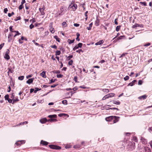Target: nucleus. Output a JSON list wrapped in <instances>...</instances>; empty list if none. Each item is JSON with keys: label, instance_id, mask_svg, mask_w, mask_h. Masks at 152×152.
<instances>
[{"label": "nucleus", "instance_id": "1", "mask_svg": "<svg viewBox=\"0 0 152 152\" xmlns=\"http://www.w3.org/2000/svg\"><path fill=\"white\" fill-rule=\"evenodd\" d=\"M77 8V4L75 3H71L69 6L68 9L71 11H75Z\"/></svg>", "mask_w": 152, "mask_h": 152}, {"label": "nucleus", "instance_id": "2", "mask_svg": "<svg viewBox=\"0 0 152 152\" xmlns=\"http://www.w3.org/2000/svg\"><path fill=\"white\" fill-rule=\"evenodd\" d=\"M49 146L50 148L54 149L59 150L61 149L60 147L53 145H50Z\"/></svg>", "mask_w": 152, "mask_h": 152}, {"label": "nucleus", "instance_id": "3", "mask_svg": "<svg viewBox=\"0 0 152 152\" xmlns=\"http://www.w3.org/2000/svg\"><path fill=\"white\" fill-rule=\"evenodd\" d=\"M137 27L143 28V25L142 24H139L137 23H135L134 25L132 26V28H134Z\"/></svg>", "mask_w": 152, "mask_h": 152}, {"label": "nucleus", "instance_id": "4", "mask_svg": "<svg viewBox=\"0 0 152 152\" xmlns=\"http://www.w3.org/2000/svg\"><path fill=\"white\" fill-rule=\"evenodd\" d=\"M45 9V7L44 6L42 8H39V10L40 12L41 13V15H44L45 14V13L44 12V11Z\"/></svg>", "mask_w": 152, "mask_h": 152}, {"label": "nucleus", "instance_id": "5", "mask_svg": "<svg viewBox=\"0 0 152 152\" xmlns=\"http://www.w3.org/2000/svg\"><path fill=\"white\" fill-rule=\"evenodd\" d=\"M115 117H113V116H111L107 117H106L105 118V120L107 121H110L111 120H112L113 119V118Z\"/></svg>", "mask_w": 152, "mask_h": 152}, {"label": "nucleus", "instance_id": "6", "mask_svg": "<svg viewBox=\"0 0 152 152\" xmlns=\"http://www.w3.org/2000/svg\"><path fill=\"white\" fill-rule=\"evenodd\" d=\"M113 117H115L113 118V123H115L118 121L119 117L115 116H113Z\"/></svg>", "mask_w": 152, "mask_h": 152}, {"label": "nucleus", "instance_id": "7", "mask_svg": "<svg viewBox=\"0 0 152 152\" xmlns=\"http://www.w3.org/2000/svg\"><path fill=\"white\" fill-rule=\"evenodd\" d=\"M25 143V141L24 140L19 141L16 142L15 144L19 146L21 144L24 143Z\"/></svg>", "mask_w": 152, "mask_h": 152}, {"label": "nucleus", "instance_id": "8", "mask_svg": "<svg viewBox=\"0 0 152 152\" xmlns=\"http://www.w3.org/2000/svg\"><path fill=\"white\" fill-rule=\"evenodd\" d=\"M34 80V78H30L26 81V83H27L30 84L33 82Z\"/></svg>", "mask_w": 152, "mask_h": 152}, {"label": "nucleus", "instance_id": "9", "mask_svg": "<svg viewBox=\"0 0 152 152\" xmlns=\"http://www.w3.org/2000/svg\"><path fill=\"white\" fill-rule=\"evenodd\" d=\"M47 121L46 118L41 119L40 120V122L42 124H44L46 123Z\"/></svg>", "mask_w": 152, "mask_h": 152}, {"label": "nucleus", "instance_id": "10", "mask_svg": "<svg viewBox=\"0 0 152 152\" xmlns=\"http://www.w3.org/2000/svg\"><path fill=\"white\" fill-rule=\"evenodd\" d=\"M147 97V96L146 95H143L139 97L138 98L140 100H142V99H146Z\"/></svg>", "mask_w": 152, "mask_h": 152}, {"label": "nucleus", "instance_id": "11", "mask_svg": "<svg viewBox=\"0 0 152 152\" xmlns=\"http://www.w3.org/2000/svg\"><path fill=\"white\" fill-rule=\"evenodd\" d=\"M137 82V80H134L132 82L129 83L128 86H132L134 85L135 83Z\"/></svg>", "mask_w": 152, "mask_h": 152}, {"label": "nucleus", "instance_id": "12", "mask_svg": "<svg viewBox=\"0 0 152 152\" xmlns=\"http://www.w3.org/2000/svg\"><path fill=\"white\" fill-rule=\"evenodd\" d=\"M104 42V41L102 40H100L98 42H96L95 45H100L102 44Z\"/></svg>", "mask_w": 152, "mask_h": 152}, {"label": "nucleus", "instance_id": "13", "mask_svg": "<svg viewBox=\"0 0 152 152\" xmlns=\"http://www.w3.org/2000/svg\"><path fill=\"white\" fill-rule=\"evenodd\" d=\"M45 73L46 72L45 71H43L41 73H40V75L43 78H46V75Z\"/></svg>", "mask_w": 152, "mask_h": 152}, {"label": "nucleus", "instance_id": "14", "mask_svg": "<svg viewBox=\"0 0 152 152\" xmlns=\"http://www.w3.org/2000/svg\"><path fill=\"white\" fill-rule=\"evenodd\" d=\"M106 95V96L107 97V98H108L110 97H112L113 96L115 95V94L114 93H110Z\"/></svg>", "mask_w": 152, "mask_h": 152}, {"label": "nucleus", "instance_id": "15", "mask_svg": "<svg viewBox=\"0 0 152 152\" xmlns=\"http://www.w3.org/2000/svg\"><path fill=\"white\" fill-rule=\"evenodd\" d=\"M95 24L96 26H98L99 25V20L97 17L96 18Z\"/></svg>", "mask_w": 152, "mask_h": 152}, {"label": "nucleus", "instance_id": "16", "mask_svg": "<svg viewBox=\"0 0 152 152\" xmlns=\"http://www.w3.org/2000/svg\"><path fill=\"white\" fill-rule=\"evenodd\" d=\"M48 143L46 141H44L42 140L41 142V144H42L43 145H48Z\"/></svg>", "mask_w": 152, "mask_h": 152}, {"label": "nucleus", "instance_id": "17", "mask_svg": "<svg viewBox=\"0 0 152 152\" xmlns=\"http://www.w3.org/2000/svg\"><path fill=\"white\" fill-rule=\"evenodd\" d=\"M4 58L5 59L8 60L10 59V57L8 54H5L4 56Z\"/></svg>", "mask_w": 152, "mask_h": 152}, {"label": "nucleus", "instance_id": "18", "mask_svg": "<svg viewBox=\"0 0 152 152\" xmlns=\"http://www.w3.org/2000/svg\"><path fill=\"white\" fill-rule=\"evenodd\" d=\"M93 23H91L89 25V26L88 27H86V29L88 30H90L91 29V28L92 26Z\"/></svg>", "mask_w": 152, "mask_h": 152}, {"label": "nucleus", "instance_id": "19", "mask_svg": "<svg viewBox=\"0 0 152 152\" xmlns=\"http://www.w3.org/2000/svg\"><path fill=\"white\" fill-rule=\"evenodd\" d=\"M48 117L50 118H56L57 117V115L55 114L53 115H50L48 116Z\"/></svg>", "mask_w": 152, "mask_h": 152}, {"label": "nucleus", "instance_id": "20", "mask_svg": "<svg viewBox=\"0 0 152 152\" xmlns=\"http://www.w3.org/2000/svg\"><path fill=\"white\" fill-rule=\"evenodd\" d=\"M113 104L117 105H119L120 104V103L119 101H116L115 100H113Z\"/></svg>", "mask_w": 152, "mask_h": 152}, {"label": "nucleus", "instance_id": "21", "mask_svg": "<svg viewBox=\"0 0 152 152\" xmlns=\"http://www.w3.org/2000/svg\"><path fill=\"white\" fill-rule=\"evenodd\" d=\"M61 12L63 14H64L65 12V11L64 10V7H61L60 8Z\"/></svg>", "mask_w": 152, "mask_h": 152}, {"label": "nucleus", "instance_id": "22", "mask_svg": "<svg viewBox=\"0 0 152 152\" xmlns=\"http://www.w3.org/2000/svg\"><path fill=\"white\" fill-rule=\"evenodd\" d=\"M54 39H56V40L58 42H60V39L58 37V36L57 35L55 36L54 37Z\"/></svg>", "mask_w": 152, "mask_h": 152}, {"label": "nucleus", "instance_id": "23", "mask_svg": "<svg viewBox=\"0 0 152 152\" xmlns=\"http://www.w3.org/2000/svg\"><path fill=\"white\" fill-rule=\"evenodd\" d=\"M74 41V39L72 40H70V39H68L67 40V42L69 44H70L73 43Z\"/></svg>", "mask_w": 152, "mask_h": 152}, {"label": "nucleus", "instance_id": "24", "mask_svg": "<svg viewBox=\"0 0 152 152\" xmlns=\"http://www.w3.org/2000/svg\"><path fill=\"white\" fill-rule=\"evenodd\" d=\"M41 90V88H38L36 87L35 88V90H34V93L35 94L38 91H40Z\"/></svg>", "mask_w": 152, "mask_h": 152}, {"label": "nucleus", "instance_id": "25", "mask_svg": "<svg viewBox=\"0 0 152 152\" xmlns=\"http://www.w3.org/2000/svg\"><path fill=\"white\" fill-rule=\"evenodd\" d=\"M28 123V122L27 121H24V122H22L18 124L17 125V126H20V125H23V124H27Z\"/></svg>", "mask_w": 152, "mask_h": 152}, {"label": "nucleus", "instance_id": "26", "mask_svg": "<svg viewBox=\"0 0 152 152\" xmlns=\"http://www.w3.org/2000/svg\"><path fill=\"white\" fill-rule=\"evenodd\" d=\"M61 54V52L60 50H57L56 52V55L58 56L59 55Z\"/></svg>", "mask_w": 152, "mask_h": 152}, {"label": "nucleus", "instance_id": "27", "mask_svg": "<svg viewBox=\"0 0 152 152\" xmlns=\"http://www.w3.org/2000/svg\"><path fill=\"white\" fill-rule=\"evenodd\" d=\"M12 28V26H10L9 27V29H10V31H11V32H16V31H13Z\"/></svg>", "mask_w": 152, "mask_h": 152}, {"label": "nucleus", "instance_id": "28", "mask_svg": "<svg viewBox=\"0 0 152 152\" xmlns=\"http://www.w3.org/2000/svg\"><path fill=\"white\" fill-rule=\"evenodd\" d=\"M24 77L23 76H20L18 77V79L20 80H22L24 79Z\"/></svg>", "mask_w": 152, "mask_h": 152}, {"label": "nucleus", "instance_id": "29", "mask_svg": "<svg viewBox=\"0 0 152 152\" xmlns=\"http://www.w3.org/2000/svg\"><path fill=\"white\" fill-rule=\"evenodd\" d=\"M57 120L55 119H52L51 118L50 119L48 120V121L52 122V121H56Z\"/></svg>", "mask_w": 152, "mask_h": 152}, {"label": "nucleus", "instance_id": "30", "mask_svg": "<svg viewBox=\"0 0 152 152\" xmlns=\"http://www.w3.org/2000/svg\"><path fill=\"white\" fill-rule=\"evenodd\" d=\"M14 14H15V13H14V12H12L11 13H8V16L9 17H10L11 16H12V15H14Z\"/></svg>", "mask_w": 152, "mask_h": 152}, {"label": "nucleus", "instance_id": "31", "mask_svg": "<svg viewBox=\"0 0 152 152\" xmlns=\"http://www.w3.org/2000/svg\"><path fill=\"white\" fill-rule=\"evenodd\" d=\"M121 27V26H117L116 28V31H118L119 30L120 28Z\"/></svg>", "mask_w": 152, "mask_h": 152}, {"label": "nucleus", "instance_id": "32", "mask_svg": "<svg viewBox=\"0 0 152 152\" xmlns=\"http://www.w3.org/2000/svg\"><path fill=\"white\" fill-rule=\"evenodd\" d=\"M53 29H54L52 27H51L50 28V31L52 33H53L55 32V31L53 30Z\"/></svg>", "mask_w": 152, "mask_h": 152}, {"label": "nucleus", "instance_id": "33", "mask_svg": "<svg viewBox=\"0 0 152 152\" xmlns=\"http://www.w3.org/2000/svg\"><path fill=\"white\" fill-rule=\"evenodd\" d=\"M102 91L103 92H106V93H107L109 92V90L107 89H103Z\"/></svg>", "mask_w": 152, "mask_h": 152}, {"label": "nucleus", "instance_id": "34", "mask_svg": "<svg viewBox=\"0 0 152 152\" xmlns=\"http://www.w3.org/2000/svg\"><path fill=\"white\" fill-rule=\"evenodd\" d=\"M5 100H7L9 98V95L8 94H7L5 96Z\"/></svg>", "mask_w": 152, "mask_h": 152}, {"label": "nucleus", "instance_id": "35", "mask_svg": "<svg viewBox=\"0 0 152 152\" xmlns=\"http://www.w3.org/2000/svg\"><path fill=\"white\" fill-rule=\"evenodd\" d=\"M62 103L64 104H67V101L66 100H63L62 101Z\"/></svg>", "mask_w": 152, "mask_h": 152}, {"label": "nucleus", "instance_id": "36", "mask_svg": "<svg viewBox=\"0 0 152 152\" xmlns=\"http://www.w3.org/2000/svg\"><path fill=\"white\" fill-rule=\"evenodd\" d=\"M53 73H59L60 72L59 70H54L53 71Z\"/></svg>", "mask_w": 152, "mask_h": 152}, {"label": "nucleus", "instance_id": "37", "mask_svg": "<svg viewBox=\"0 0 152 152\" xmlns=\"http://www.w3.org/2000/svg\"><path fill=\"white\" fill-rule=\"evenodd\" d=\"M80 145H74V148H79L80 147Z\"/></svg>", "mask_w": 152, "mask_h": 152}, {"label": "nucleus", "instance_id": "38", "mask_svg": "<svg viewBox=\"0 0 152 152\" xmlns=\"http://www.w3.org/2000/svg\"><path fill=\"white\" fill-rule=\"evenodd\" d=\"M56 80V79H51L50 80V83H51L54 82Z\"/></svg>", "mask_w": 152, "mask_h": 152}, {"label": "nucleus", "instance_id": "39", "mask_svg": "<svg viewBox=\"0 0 152 152\" xmlns=\"http://www.w3.org/2000/svg\"><path fill=\"white\" fill-rule=\"evenodd\" d=\"M73 62V61L72 60H70L68 62V64L69 65H71L72 64Z\"/></svg>", "mask_w": 152, "mask_h": 152}, {"label": "nucleus", "instance_id": "40", "mask_svg": "<svg viewBox=\"0 0 152 152\" xmlns=\"http://www.w3.org/2000/svg\"><path fill=\"white\" fill-rule=\"evenodd\" d=\"M129 77L128 76H126L124 78V79L125 81L127 80H129Z\"/></svg>", "mask_w": 152, "mask_h": 152}, {"label": "nucleus", "instance_id": "41", "mask_svg": "<svg viewBox=\"0 0 152 152\" xmlns=\"http://www.w3.org/2000/svg\"><path fill=\"white\" fill-rule=\"evenodd\" d=\"M76 52L80 53V52L83 53V51L82 49H80L76 51Z\"/></svg>", "mask_w": 152, "mask_h": 152}, {"label": "nucleus", "instance_id": "42", "mask_svg": "<svg viewBox=\"0 0 152 152\" xmlns=\"http://www.w3.org/2000/svg\"><path fill=\"white\" fill-rule=\"evenodd\" d=\"M63 27H65L66 26V23L65 22H64L62 24Z\"/></svg>", "mask_w": 152, "mask_h": 152}, {"label": "nucleus", "instance_id": "43", "mask_svg": "<svg viewBox=\"0 0 152 152\" xmlns=\"http://www.w3.org/2000/svg\"><path fill=\"white\" fill-rule=\"evenodd\" d=\"M63 77V75L61 74L57 75V77L58 78H62Z\"/></svg>", "mask_w": 152, "mask_h": 152}, {"label": "nucleus", "instance_id": "44", "mask_svg": "<svg viewBox=\"0 0 152 152\" xmlns=\"http://www.w3.org/2000/svg\"><path fill=\"white\" fill-rule=\"evenodd\" d=\"M23 7V5L22 4H21L19 7L18 8L19 10H21L22 9Z\"/></svg>", "mask_w": 152, "mask_h": 152}, {"label": "nucleus", "instance_id": "45", "mask_svg": "<svg viewBox=\"0 0 152 152\" xmlns=\"http://www.w3.org/2000/svg\"><path fill=\"white\" fill-rule=\"evenodd\" d=\"M19 100L18 99H13V102L12 103V104H13L14 103H15L16 102L18 101Z\"/></svg>", "mask_w": 152, "mask_h": 152}, {"label": "nucleus", "instance_id": "46", "mask_svg": "<svg viewBox=\"0 0 152 152\" xmlns=\"http://www.w3.org/2000/svg\"><path fill=\"white\" fill-rule=\"evenodd\" d=\"M151 45V43H148L147 44H145L143 45V46L145 47H147Z\"/></svg>", "mask_w": 152, "mask_h": 152}, {"label": "nucleus", "instance_id": "47", "mask_svg": "<svg viewBox=\"0 0 152 152\" xmlns=\"http://www.w3.org/2000/svg\"><path fill=\"white\" fill-rule=\"evenodd\" d=\"M13 35V33H12V32H11V33H10L8 35V38H9V36L12 37Z\"/></svg>", "mask_w": 152, "mask_h": 152}, {"label": "nucleus", "instance_id": "48", "mask_svg": "<svg viewBox=\"0 0 152 152\" xmlns=\"http://www.w3.org/2000/svg\"><path fill=\"white\" fill-rule=\"evenodd\" d=\"M66 115V114H64V113H60L58 115V116L59 117H62L64 115Z\"/></svg>", "mask_w": 152, "mask_h": 152}, {"label": "nucleus", "instance_id": "49", "mask_svg": "<svg viewBox=\"0 0 152 152\" xmlns=\"http://www.w3.org/2000/svg\"><path fill=\"white\" fill-rule=\"evenodd\" d=\"M124 37V36H121L120 37H118V38H117V40H119V39H122V37Z\"/></svg>", "mask_w": 152, "mask_h": 152}, {"label": "nucleus", "instance_id": "50", "mask_svg": "<svg viewBox=\"0 0 152 152\" xmlns=\"http://www.w3.org/2000/svg\"><path fill=\"white\" fill-rule=\"evenodd\" d=\"M82 45H83V44L82 43H79L78 45H77V46H78V47H79V48H81L82 46Z\"/></svg>", "mask_w": 152, "mask_h": 152}, {"label": "nucleus", "instance_id": "51", "mask_svg": "<svg viewBox=\"0 0 152 152\" xmlns=\"http://www.w3.org/2000/svg\"><path fill=\"white\" fill-rule=\"evenodd\" d=\"M20 19H21L20 17V16H19V17H17V18H16V19H15V21H17L18 20H20Z\"/></svg>", "mask_w": 152, "mask_h": 152}, {"label": "nucleus", "instance_id": "52", "mask_svg": "<svg viewBox=\"0 0 152 152\" xmlns=\"http://www.w3.org/2000/svg\"><path fill=\"white\" fill-rule=\"evenodd\" d=\"M79 48V47H78V46L77 45H76L73 48V50H76L78 49Z\"/></svg>", "mask_w": 152, "mask_h": 152}, {"label": "nucleus", "instance_id": "53", "mask_svg": "<svg viewBox=\"0 0 152 152\" xmlns=\"http://www.w3.org/2000/svg\"><path fill=\"white\" fill-rule=\"evenodd\" d=\"M50 47L52 48H53L55 49H56L57 48V46L55 45L51 46Z\"/></svg>", "mask_w": 152, "mask_h": 152}, {"label": "nucleus", "instance_id": "54", "mask_svg": "<svg viewBox=\"0 0 152 152\" xmlns=\"http://www.w3.org/2000/svg\"><path fill=\"white\" fill-rule=\"evenodd\" d=\"M140 4H143V5L145 6H146L147 5L146 3H145V2H140Z\"/></svg>", "mask_w": 152, "mask_h": 152}, {"label": "nucleus", "instance_id": "55", "mask_svg": "<svg viewBox=\"0 0 152 152\" xmlns=\"http://www.w3.org/2000/svg\"><path fill=\"white\" fill-rule=\"evenodd\" d=\"M142 80H139L138 82V84L139 85H141L142 84Z\"/></svg>", "mask_w": 152, "mask_h": 152}, {"label": "nucleus", "instance_id": "56", "mask_svg": "<svg viewBox=\"0 0 152 152\" xmlns=\"http://www.w3.org/2000/svg\"><path fill=\"white\" fill-rule=\"evenodd\" d=\"M12 40V37L9 36V38H8V42H10Z\"/></svg>", "mask_w": 152, "mask_h": 152}, {"label": "nucleus", "instance_id": "57", "mask_svg": "<svg viewBox=\"0 0 152 152\" xmlns=\"http://www.w3.org/2000/svg\"><path fill=\"white\" fill-rule=\"evenodd\" d=\"M118 20V18H116L115 19V20H114V23H115V24L116 25H117L118 24V23L117 22V20Z\"/></svg>", "mask_w": 152, "mask_h": 152}, {"label": "nucleus", "instance_id": "58", "mask_svg": "<svg viewBox=\"0 0 152 152\" xmlns=\"http://www.w3.org/2000/svg\"><path fill=\"white\" fill-rule=\"evenodd\" d=\"M127 53H123L120 56V57H122L123 56H124L126 55L127 54Z\"/></svg>", "mask_w": 152, "mask_h": 152}, {"label": "nucleus", "instance_id": "59", "mask_svg": "<svg viewBox=\"0 0 152 152\" xmlns=\"http://www.w3.org/2000/svg\"><path fill=\"white\" fill-rule=\"evenodd\" d=\"M34 27V26L32 23L29 26L30 28L31 29L33 28Z\"/></svg>", "mask_w": 152, "mask_h": 152}, {"label": "nucleus", "instance_id": "60", "mask_svg": "<svg viewBox=\"0 0 152 152\" xmlns=\"http://www.w3.org/2000/svg\"><path fill=\"white\" fill-rule=\"evenodd\" d=\"M4 43L0 45V50H1L2 49V47L4 46Z\"/></svg>", "mask_w": 152, "mask_h": 152}, {"label": "nucleus", "instance_id": "61", "mask_svg": "<svg viewBox=\"0 0 152 152\" xmlns=\"http://www.w3.org/2000/svg\"><path fill=\"white\" fill-rule=\"evenodd\" d=\"M79 88H82L83 89H86V87H85L84 86H80Z\"/></svg>", "mask_w": 152, "mask_h": 152}, {"label": "nucleus", "instance_id": "62", "mask_svg": "<svg viewBox=\"0 0 152 152\" xmlns=\"http://www.w3.org/2000/svg\"><path fill=\"white\" fill-rule=\"evenodd\" d=\"M74 81L75 82H77V76H76L74 77Z\"/></svg>", "mask_w": 152, "mask_h": 152}, {"label": "nucleus", "instance_id": "63", "mask_svg": "<svg viewBox=\"0 0 152 152\" xmlns=\"http://www.w3.org/2000/svg\"><path fill=\"white\" fill-rule=\"evenodd\" d=\"M30 22H31L32 23H34L35 22V19L33 18L32 19H31L30 20Z\"/></svg>", "mask_w": 152, "mask_h": 152}, {"label": "nucleus", "instance_id": "64", "mask_svg": "<svg viewBox=\"0 0 152 152\" xmlns=\"http://www.w3.org/2000/svg\"><path fill=\"white\" fill-rule=\"evenodd\" d=\"M8 11V9L7 8H5L4 9V12L5 13H7V12Z\"/></svg>", "mask_w": 152, "mask_h": 152}]
</instances>
